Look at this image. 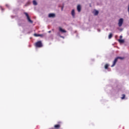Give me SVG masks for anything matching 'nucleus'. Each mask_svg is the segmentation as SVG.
<instances>
[{
	"label": "nucleus",
	"mask_w": 129,
	"mask_h": 129,
	"mask_svg": "<svg viewBox=\"0 0 129 129\" xmlns=\"http://www.w3.org/2000/svg\"><path fill=\"white\" fill-rule=\"evenodd\" d=\"M118 59H120V60H122L123 59V57H116L113 61V64L111 66V67H114V66H115V64H116V62H117V60H118Z\"/></svg>",
	"instance_id": "f257e3e1"
},
{
	"label": "nucleus",
	"mask_w": 129,
	"mask_h": 129,
	"mask_svg": "<svg viewBox=\"0 0 129 129\" xmlns=\"http://www.w3.org/2000/svg\"><path fill=\"white\" fill-rule=\"evenodd\" d=\"M24 15H25L27 18V20H28V22H29V23H30V24H33V21H32L31 20V18H30V17L29 16V14H28V13L25 12L24 13Z\"/></svg>",
	"instance_id": "f03ea898"
},
{
	"label": "nucleus",
	"mask_w": 129,
	"mask_h": 129,
	"mask_svg": "<svg viewBox=\"0 0 129 129\" xmlns=\"http://www.w3.org/2000/svg\"><path fill=\"white\" fill-rule=\"evenodd\" d=\"M36 47H37V48H42L43 47V44H42V41H39L37 42L35 44Z\"/></svg>",
	"instance_id": "7ed1b4c3"
},
{
	"label": "nucleus",
	"mask_w": 129,
	"mask_h": 129,
	"mask_svg": "<svg viewBox=\"0 0 129 129\" xmlns=\"http://www.w3.org/2000/svg\"><path fill=\"white\" fill-rule=\"evenodd\" d=\"M123 24V18L119 19L118 21V27H121V26H122Z\"/></svg>",
	"instance_id": "20e7f679"
},
{
	"label": "nucleus",
	"mask_w": 129,
	"mask_h": 129,
	"mask_svg": "<svg viewBox=\"0 0 129 129\" xmlns=\"http://www.w3.org/2000/svg\"><path fill=\"white\" fill-rule=\"evenodd\" d=\"M58 30L59 31V32H60V33H67V31L64 29H63L61 27H59L58 28Z\"/></svg>",
	"instance_id": "39448f33"
},
{
	"label": "nucleus",
	"mask_w": 129,
	"mask_h": 129,
	"mask_svg": "<svg viewBox=\"0 0 129 129\" xmlns=\"http://www.w3.org/2000/svg\"><path fill=\"white\" fill-rule=\"evenodd\" d=\"M55 17H56V14H55L54 13H50L48 15V18H55Z\"/></svg>",
	"instance_id": "423d86ee"
},
{
	"label": "nucleus",
	"mask_w": 129,
	"mask_h": 129,
	"mask_svg": "<svg viewBox=\"0 0 129 129\" xmlns=\"http://www.w3.org/2000/svg\"><path fill=\"white\" fill-rule=\"evenodd\" d=\"M77 11L78 12H79V13H80V12H81V6L80 5H78Z\"/></svg>",
	"instance_id": "0eeeda50"
},
{
	"label": "nucleus",
	"mask_w": 129,
	"mask_h": 129,
	"mask_svg": "<svg viewBox=\"0 0 129 129\" xmlns=\"http://www.w3.org/2000/svg\"><path fill=\"white\" fill-rule=\"evenodd\" d=\"M71 14H72V17H73L74 18H75V10H73L72 11Z\"/></svg>",
	"instance_id": "6e6552de"
},
{
	"label": "nucleus",
	"mask_w": 129,
	"mask_h": 129,
	"mask_svg": "<svg viewBox=\"0 0 129 129\" xmlns=\"http://www.w3.org/2000/svg\"><path fill=\"white\" fill-rule=\"evenodd\" d=\"M99 13V12L98 11H97V10H95V11H94V16H97Z\"/></svg>",
	"instance_id": "1a4fd4ad"
},
{
	"label": "nucleus",
	"mask_w": 129,
	"mask_h": 129,
	"mask_svg": "<svg viewBox=\"0 0 129 129\" xmlns=\"http://www.w3.org/2000/svg\"><path fill=\"white\" fill-rule=\"evenodd\" d=\"M118 42H119L121 44H122L124 43V40L123 39H118Z\"/></svg>",
	"instance_id": "9d476101"
},
{
	"label": "nucleus",
	"mask_w": 129,
	"mask_h": 129,
	"mask_svg": "<svg viewBox=\"0 0 129 129\" xmlns=\"http://www.w3.org/2000/svg\"><path fill=\"white\" fill-rule=\"evenodd\" d=\"M46 36V34H39V37L41 38H43V37H45Z\"/></svg>",
	"instance_id": "9b49d317"
},
{
	"label": "nucleus",
	"mask_w": 129,
	"mask_h": 129,
	"mask_svg": "<svg viewBox=\"0 0 129 129\" xmlns=\"http://www.w3.org/2000/svg\"><path fill=\"white\" fill-rule=\"evenodd\" d=\"M33 4L34 6H37V5H38V4L37 3V2L35 0L33 1Z\"/></svg>",
	"instance_id": "f8f14e48"
},
{
	"label": "nucleus",
	"mask_w": 129,
	"mask_h": 129,
	"mask_svg": "<svg viewBox=\"0 0 129 129\" xmlns=\"http://www.w3.org/2000/svg\"><path fill=\"white\" fill-rule=\"evenodd\" d=\"M54 127H55V128H59V127H60V125H59V124L55 125H54Z\"/></svg>",
	"instance_id": "ddd939ff"
},
{
	"label": "nucleus",
	"mask_w": 129,
	"mask_h": 129,
	"mask_svg": "<svg viewBox=\"0 0 129 129\" xmlns=\"http://www.w3.org/2000/svg\"><path fill=\"white\" fill-rule=\"evenodd\" d=\"M109 66V65H108V64H106L105 65V69H107L108 68V67Z\"/></svg>",
	"instance_id": "4468645a"
},
{
	"label": "nucleus",
	"mask_w": 129,
	"mask_h": 129,
	"mask_svg": "<svg viewBox=\"0 0 129 129\" xmlns=\"http://www.w3.org/2000/svg\"><path fill=\"white\" fill-rule=\"evenodd\" d=\"M111 38H112V34H111V33H110V34L109 35L108 39H110Z\"/></svg>",
	"instance_id": "2eb2a0df"
},
{
	"label": "nucleus",
	"mask_w": 129,
	"mask_h": 129,
	"mask_svg": "<svg viewBox=\"0 0 129 129\" xmlns=\"http://www.w3.org/2000/svg\"><path fill=\"white\" fill-rule=\"evenodd\" d=\"M122 97H121V99H124L125 97V95L123 94L122 95Z\"/></svg>",
	"instance_id": "dca6fc26"
},
{
	"label": "nucleus",
	"mask_w": 129,
	"mask_h": 129,
	"mask_svg": "<svg viewBox=\"0 0 129 129\" xmlns=\"http://www.w3.org/2000/svg\"><path fill=\"white\" fill-rule=\"evenodd\" d=\"M39 35L40 34H34V36H35V37H39Z\"/></svg>",
	"instance_id": "f3484780"
},
{
	"label": "nucleus",
	"mask_w": 129,
	"mask_h": 129,
	"mask_svg": "<svg viewBox=\"0 0 129 129\" xmlns=\"http://www.w3.org/2000/svg\"><path fill=\"white\" fill-rule=\"evenodd\" d=\"M56 35H57V36H58L59 37H60V36H61V35L60 34V32H57L56 33Z\"/></svg>",
	"instance_id": "a211bd4d"
},
{
	"label": "nucleus",
	"mask_w": 129,
	"mask_h": 129,
	"mask_svg": "<svg viewBox=\"0 0 129 129\" xmlns=\"http://www.w3.org/2000/svg\"><path fill=\"white\" fill-rule=\"evenodd\" d=\"M59 37H60V38H62V39H64V36H62L60 35Z\"/></svg>",
	"instance_id": "6ab92c4d"
},
{
	"label": "nucleus",
	"mask_w": 129,
	"mask_h": 129,
	"mask_svg": "<svg viewBox=\"0 0 129 129\" xmlns=\"http://www.w3.org/2000/svg\"><path fill=\"white\" fill-rule=\"evenodd\" d=\"M120 39H122V35L120 36Z\"/></svg>",
	"instance_id": "aec40b11"
},
{
	"label": "nucleus",
	"mask_w": 129,
	"mask_h": 129,
	"mask_svg": "<svg viewBox=\"0 0 129 129\" xmlns=\"http://www.w3.org/2000/svg\"><path fill=\"white\" fill-rule=\"evenodd\" d=\"M28 5H29V3H28L27 4H26L25 7H27V6H28Z\"/></svg>",
	"instance_id": "412c9836"
},
{
	"label": "nucleus",
	"mask_w": 129,
	"mask_h": 129,
	"mask_svg": "<svg viewBox=\"0 0 129 129\" xmlns=\"http://www.w3.org/2000/svg\"><path fill=\"white\" fill-rule=\"evenodd\" d=\"M120 31L121 32V31H122V29H120Z\"/></svg>",
	"instance_id": "4be33fe9"
},
{
	"label": "nucleus",
	"mask_w": 129,
	"mask_h": 129,
	"mask_svg": "<svg viewBox=\"0 0 129 129\" xmlns=\"http://www.w3.org/2000/svg\"><path fill=\"white\" fill-rule=\"evenodd\" d=\"M61 11H63V7L61 8Z\"/></svg>",
	"instance_id": "5701e85b"
},
{
	"label": "nucleus",
	"mask_w": 129,
	"mask_h": 129,
	"mask_svg": "<svg viewBox=\"0 0 129 129\" xmlns=\"http://www.w3.org/2000/svg\"><path fill=\"white\" fill-rule=\"evenodd\" d=\"M98 32H100V30L98 29Z\"/></svg>",
	"instance_id": "b1692460"
},
{
	"label": "nucleus",
	"mask_w": 129,
	"mask_h": 129,
	"mask_svg": "<svg viewBox=\"0 0 129 129\" xmlns=\"http://www.w3.org/2000/svg\"><path fill=\"white\" fill-rule=\"evenodd\" d=\"M6 7H9V5H6Z\"/></svg>",
	"instance_id": "393cba45"
},
{
	"label": "nucleus",
	"mask_w": 129,
	"mask_h": 129,
	"mask_svg": "<svg viewBox=\"0 0 129 129\" xmlns=\"http://www.w3.org/2000/svg\"><path fill=\"white\" fill-rule=\"evenodd\" d=\"M48 33H51V31H48Z\"/></svg>",
	"instance_id": "a878e982"
},
{
	"label": "nucleus",
	"mask_w": 129,
	"mask_h": 129,
	"mask_svg": "<svg viewBox=\"0 0 129 129\" xmlns=\"http://www.w3.org/2000/svg\"><path fill=\"white\" fill-rule=\"evenodd\" d=\"M1 10H2V11H4V9H3V8H2Z\"/></svg>",
	"instance_id": "bb28decb"
}]
</instances>
